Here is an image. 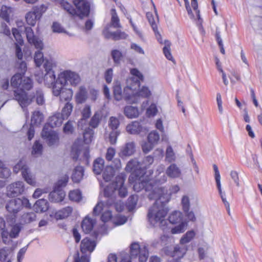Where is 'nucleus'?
I'll list each match as a JSON object with an SVG mask.
<instances>
[{
    "label": "nucleus",
    "mask_w": 262,
    "mask_h": 262,
    "mask_svg": "<svg viewBox=\"0 0 262 262\" xmlns=\"http://www.w3.org/2000/svg\"><path fill=\"white\" fill-rule=\"evenodd\" d=\"M154 192L149 194V198L156 200V203L149 210L148 221L153 226H159L164 230L167 223L165 217L168 212L164 205L170 201L171 194L164 188L155 187Z\"/></svg>",
    "instance_id": "obj_1"
},
{
    "label": "nucleus",
    "mask_w": 262,
    "mask_h": 262,
    "mask_svg": "<svg viewBox=\"0 0 262 262\" xmlns=\"http://www.w3.org/2000/svg\"><path fill=\"white\" fill-rule=\"evenodd\" d=\"M11 85L16 89L14 91V99L23 108L31 104L32 97L25 92V91L30 90L33 86L32 80L29 77L24 76L21 74H16L11 78Z\"/></svg>",
    "instance_id": "obj_2"
},
{
    "label": "nucleus",
    "mask_w": 262,
    "mask_h": 262,
    "mask_svg": "<svg viewBox=\"0 0 262 262\" xmlns=\"http://www.w3.org/2000/svg\"><path fill=\"white\" fill-rule=\"evenodd\" d=\"M169 221L171 224H175L171 228L170 232L172 234L183 233L187 228L188 222L184 220L183 214L180 211H174L169 216Z\"/></svg>",
    "instance_id": "obj_3"
},
{
    "label": "nucleus",
    "mask_w": 262,
    "mask_h": 262,
    "mask_svg": "<svg viewBox=\"0 0 262 262\" xmlns=\"http://www.w3.org/2000/svg\"><path fill=\"white\" fill-rule=\"evenodd\" d=\"M81 81L79 75L71 71H65L59 74L56 82L62 85L70 84L72 86H76Z\"/></svg>",
    "instance_id": "obj_4"
},
{
    "label": "nucleus",
    "mask_w": 262,
    "mask_h": 262,
    "mask_svg": "<svg viewBox=\"0 0 262 262\" xmlns=\"http://www.w3.org/2000/svg\"><path fill=\"white\" fill-rule=\"evenodd\" d=\"M152 184V181L149 180V179L147 178V176L144 174L141 176H137L135 180L133 188L134 190L137 192L145 188V190L149 192L148 194V196H149V194L154 192V189L155 187L159 188L157 186L153 185Z\"/></svg>",
    "instance_id": "obj_5"
},
{
    "label": "nucleus",
    "mask_w": 262,
    "mask_h": 262,
    "mask_svg": "<svg viewBox=\"0 0 262 262\" xmlns=\"http://www.w3.org/2000/svg\"><path fill=\"white\" fill-rule=\"evenodd\" d=\"M114 203L113 199H107L104 203L99 202L93 209V214H98L102 210H105L101 216V220L104 222H106L110 220H112V213L107 209L111 207Z\"/></svg>",
    "instance_id": "obj_6"
},
{
    "label": "nucleus",
    "mask_w": 262,
    "mask_h": 262,
    "mask_svg": "<svg viewBox=\"0 0 262 262\" xmlns=\"http://www.w3.org/2000/svg\"><path fill=\"white\" fill-rule=\"evenodd\" d=\"M93 135V130L89 129L83 133V142L79 139H77L74 142L72 147V152L75 153L73 156L74 159H76L78 158L80 151L84 148L83 142L86 144L91 142Z\"/></svg>",
    "instance_id": "obj_7"
},
{
    "label": "nucleus",
    "mask_w": 262,
    "mask_h": 262,
    "mask_svg": "<svg viewBox=\"0 0 262 262\" xmlns=\"http://www.w3.org/2000/svg\"><path fill=\"white\" fill-rule=\"evenodd\" d=\"M64 86L55 82L53 88V94L56 96H59L61 101H70L72 98L73 92L71 89L64 88Z\"/></svg>",
    "instance_id": "obj_8"
},
{
    "label": "nucleus",
    "mask_w": 262,
    "mask_h": 262,
    "mask_svg": "<svg viewBox=\"0 0 262 262\" xmlns=\"http://www.w3.org/2000/svg\"><path fill=\"white\" fill-rule=\"evenodd\" d=\"M130 254L132 257L139 255L140 262H146L148 257V251L145 245L140 246L135 243L131 245Z\"/></svg>",
    "instance_id": "obj_9"
},
{
    "label": "nucleus",
    "mask_w": 262,
    "mask_h": 262,
    "mask_svg": "<svg viewBox=\"0 0 262 262\" xmlns=\"http://www.w3.org/2000/svg\"><path fill=\"white\" fill-rule=\"evenodd\" d=\"M152 95L151 92L148 86L143 85L138 91L133 93L132 96H128L127 101L129 103H137L141 99L149 98Z\"/></svg>",
    "instance_id": "obj_10"
},
{
    "label": "nucleus",
    "mask_w": 262,
    "mask_h": 262,
    "mask_svg": "<svg viewBox=\"0 0 262 262\" xmlns=\"http://www.w3.org/2000/svg\"><path fill=\"white\" fill-rule=\"evenodd\" d=\"M36 80L39 83L44 82L48 87L54 86L55 83V75L54 72H48L43 74L42 72H37L35 74Z\"/></svg>",
    "instance_id": "obj_11"
},
{
    "label": "nucleus",
    "mask_w": 262,
    "mask_h": 262,
    "mask_svg": "<svg viewBox=\"0 0 262 262\" xmlns=\"http://www.w3.org/2000/svg\"><path fill=\"white\" fill-rule=\"evenodd\" d=\"M25 190V185L22 181L14 182L7 187V195L9 197H14L20 195Z\"/></svg>",
    "instance_id": "obj_12"
},
{
    "label": "nucleus",
    "mask_w": 262,
    "mask_h": 262,
    "mask_svg": "<svg viewBox=\"0 0 262 262\" xmlns=\"http://www.w3.org/2000/svg\"><path fill=\"white\" fill-rule=\"evenodd\" d=\"M213 169L214 171V177L215 182L216 183V186L220 194V195L222 199V200L227 210L228 211V213H230V204L226 200V199L225 198V193L224 192H223L222 187H221V176L217 168V166L214 164L213 166Z\"/></svg>",
    "instance_id": "obj_13"
},
{
    "label": "nucleus",
    "mask_w": 262,
    "mask_h": 262,
    "mask_svg": "<svg viewBox=\"0 0 262 262\" xmlns=\"http://www.w3.org/2000/svg\"><path fill=\"white\" fill-rule=\"evenodd\" d=\"M25 31L29 43L34 45L37 49L42 50L43 48V43L39 38L35 36L32 29L30 27H26Z\"/></svg>",
    "instance_id": "obj_14"
},
{
    "label": "nucleus",
    "mask_w": 262,
    "mask_h": 262,
    "mask_svg": "<svg viewBox=\"0 0 262 262\" xmlns=\"http://www.w3.org/2000/svg\"><path fill=\"white\" fill-rule=\"evenodd\" d=\"M41 136L47 140L49 146L57 145L59 143V137L54 130H47L45 128L42 130Z\"/></svg>",
    "instance_id": "obj_15"
},
{
    "label": "nucleus",
    "mask_w": 262,
    "mask_h": 262,
    "mask_svg": "<svg viewBox=\"0 0 262 262\" xmlns=\"http://www.w3.org/2000/svg\"><path fill=\"white\" fill-rule=\"evenodd\" d=\"M126 83V85L124 89V95L125 99L127 100L128 96L132 95L136 87L139 86L140 83L136 82L135 77H129L127 78Z\"/></svg>",
    "instance_id": "obj_16"
},
{
    "label": "nucleus",
    "mask_w": 262,
    "mask_h": 262,
    "mask_svg": "<svg viewBox=\"0 0 262 262\" xmlns=\"http://www.w3.org/2000/svg\"><path fill=\"white\" fill-rule=\"evenodd\" d=\"M110 26H107L103 31V35L105 38L107 39L112 38L115 40L126 39L127 38V35L124 32L117 31L115 32H111L110 31Z\"/></svg>",
    "instance_id": "obj_17"
},
{
    "label": "nucleus",
    "mask_w": 262,
    "mask_h": 262,
    "mask_svg": "<svg viewBox=\"0 0 262 262\" xmlns=\"http://www.w3.org/2000/svg\"><path fill=\"white\" fill-rule=\"evenodd\" d=\"M6 209L10 213L15 215L22 209L20 199L17 198L9 201L6 205Z\"/></svg>",
    "instance_id": "obj_18"
},
{
    "label": "nucleus",
    "mask_w": 262,
    "mask_h": 262,
    "mask_svg": "<svg viewBox=\"0 0 262 262\" xmlns=\"http://www.w3.org/2000/svg\"><path fill=\"white\" fill-rule=\"evenodd\" d=\"M135 143L134 142L126 143L121 148L119 155L122 158L129 157L133 155L135 152Z\"/></svg>",
    "instance_id": "obj_19"
},
{
    "label": "nucleus",
    "mask_w": 262,
    "mask_h": 262,
    "mask_svg": "<svg viewBox=\"0 0 262 262\" xmlns=\"http://www.w3.org/2000/svg\"><path fill=\"white\" fill-rule=\"evenodd\" d=\"M73 3L82 16H88L90 12V5L85 0H74Z\"/></svg>",
    "instance_id": "obj_20"
},
{
    "label": "nucleus",
    "mask_w": 262,
    "mask_h": 262,
    "mask_svg": "<svg viewBox=\"0 0 262 262\" xmlns=\"http://www.w3.org/2000/svg\"><path fill=\"white\" fill-rule=\"evenodd\" d=\"M21 176L27 184L33 187L36 186L37 181L35 176L33 174L29 168L24 169Z\"/></svg>",
    "instance_id": "obj_21"
},
{
    "label": "nucleus",
    "mask_w": 262,
    "mask_h": 262,
    "mask_svg": "<svg viewBox=\"0 0 262 262\" xmlns=\"http://www.w3.org/2000/svg\"><path fill=\"white\" fill-rule=\"evenodd\" d=\"M96 246V243L94 241H92L86 237L84 238L81 243V250L83 253L86 252H92Z\"/></svg>",
    "instance_id": "obj_22"
},
{
    "label": "nucleus",
    "mask_w": 262,
    "mask_h": 262,
    "mask_svg": "<svg viewBox=\"0 0 262 262\" xmlns=\"http://www.w3.org/2000/svg\"><path fill=\"white\" fill-rule=\"evenodd\" d=\"M75 101L77 104L84 103L88 98V92L83 86H80L75 94Z\"/></svg>",
    "instance_id": "obj_23"
},
{
    "label": "nucleus",
    "mask_w": 262,
    "mask_h": 262,
    "mask_svg": "<svg viewBox=\"0 0 262 262\" xmlns=\"http://www.w3.org/2000/svg\"><path fill=\"white\" fill-rule=\"evenodd\" d=\"M33 11H29L26 14L25 18L27 24L30 26H34L36 23L37 20L40 18V15L37 14L35 8H33Z\"/></svg>",
    "instance_id": "obj_24"
},
{
    "label": "nucleus",
    "mask_w": 262,
    "mask_h": 262,
    "mask_svg": "<svg viewBox=\"0 0 262 262\" xmlns=\"http://www.w3.org/2000/svg\"><path fill=\"white\" fill-rule=\"evenodd\" d=\"M126 131L130 134H139L142 132L144 128L138 122L134 121L128 124L126 127Z\"/></svg>",
    "instance_id": "obj_25"
},
{
    "label": "nucleus",
    "mask_w": 262,
    "mask_h": 262,
    "mask_svg": "<svg viewBox=\"0 0 262 262\" xmlns=\"http://www.w3.org/2000/svg\"><path fill=\"white\" fill-rule=\"evenodd\" d=\"M166 174L171 178H177L181 175L180 168L176 164H171L166 170Z\"/></svg>",
    "instance_id": "obj_26"
},
{
    "label": "nucleus",
    "mask_w": 262,
    "mask_h": 262,
    "mask_svg": "<svg viewBox=\"0 0 262 262\" xmlns=\"http://www.w3.org/2000/svg\"><path fill=\"white\" fill-rule=\"evenodd\" d=\"M187 251V248L185 246L176 245L172 251L168 252L167 254L170 255L172 257H182Z\"/></svg>",
    "instance_id": "obj_27"
},
{
    "label": "nucleus",
    "mask_w": 262,
    "mask_h": 262,
    "mask_svg": "<svg viewBox=\"0 0 262 262\" xmlns=\"http://www.w3.org/2000/svg\"><path fill=\"white\" fill-rule=\"evenodd\" d=\"M81 114L82 118L78 122V126L83 128V124H85V120L89 118L91 114V106L88 104L84 105V107L81 111Z\"/></svg>",
    "instance_id": "obj_28"
},
{
    "label": "nucleus",
    "mask_w": 262,
    "mask_h": 262,
    "mask_svg": "<svg viewBox=\"0 0 262 262\" xmlns=\"http://www.w3.org/2000/svg\"><path fill=\"white\" fill-rule=\"evenodd\" d=\"M95 223L94 220L86 216L82 222L81 228L85 233H89L92 231Z\"/></svg>",
    "instance_id": "obj_29"
},
{
    "label": "nucleus",
    "mask_w": 262,
    "mask_h": 262,
    "mask_svg": "<svg viewBox=\"0 0 262 262\" xmlns=\"http://www.w3.org/2000/svg\"><path fill=\"white\" fill-rule=\"evenodd\" d=\"M44 116L43 114L39 111H35L33 112L31 119V124L34 126L40 125L43 121Z\"/></svg>",
    "instance_id": "obj_30"
},
{
    "label": "nucleus",
    "mask_w": 262,
    "mask_h": 262,
    "mask_svg": "<svg viewBox=\"0 0 262 262\" xmlns=\"http://www.w3.org/2000/svg\"><path fill=\"white\" fill-rule=\"evenodd\" d=\"M64 192L61 190H54L49 194V200L54 202L62 201L65 197Z\"/></svg>",
    "instance_id": "obj_31"
},
{
    "label": "nucleus",
    "mask_w": 262,
    "mask_h": 262,
    "mask_svg": "<svg viewBox=\"0 0 262 262\" xmlns=\"http://www.w3.org/2000/svg\"><path fill=\"white\" fill-rule=\"evenodd\" d=\"M13 250L12 248L4 247L0 249V260L1 261H11V258L13 255Z\"/></svg>",
    "instance_id": "obj_32"
},
{
    "label": "nucleus",
    "mask_w": 262,
    "mask_h": 262,
    "mask_svg": "<svg viewBox=\"0 0 262 262\" xmlns=\"http://www.w3.org/2000/svg\"><path fill=\"white\" fill-rule=\"evenodd\" d=\"M49 208V204L46 200L40 199L37 201L34 205V210L36 212L46 211Z\"/></svg>",
    "instance_id": "obj_33"
},
{
    "label": "nucleus",
    "mask_w": 262,
    "mask_h": 262,
    "mask_svg": "<svg viewBox=\"0 0 262 262\" xmlns=\"http://www.w3.org/2000/svg\"><path fill=\"white\" fill-rule=\"evenodd\" d=\"M59 3L62 7V8L66 10L69 14H70L72 15H74L75 14H77L80 15V17H83L84 16H82V15L80 13V12L77 10V11H76L75 9H74L72 6L68 3L67 1H65L64 0H61L59 1Z\"/></svg>",
    "instance_id": "obj_34"
},
{
    "label": "nucleus",
    "mask_w": 262,
    "mask_h": 262,
    "mask_svg": "<svg viewBox=\"0 0 262 262\" xmlns=\"http://www.w3.org/2000/svg\"><path fill=\"white\" fill-rule=\"evenodd\" d=\"M63 119L59 113L56 114L50 117L49 124L52 127L59 126Z\"/></svg>",
    "instance_id": "obj_35"
},
{
    "label": "nucleus",
    "mask_w": 262,
    "mask_h": 262,
    "mask_svg": "<svg viewBox=\"0 0 262 262\" xmlns=\"http://www.w3.org/2000/svg\"><path fill=\"white\" fill-rule=\"evenodd\" d=\"M124 113L125 116L129 118H136L139 115L138 108L132 106H127L125 107Z\"/></svg>",
    "instance_id": "obj_36"
},
{
    "label": "nucleus",
    "mask_w": 262,
    "mask_h": 262,
    "mask_svg": "<svg viewBox=\"0 0 262 262\" xmlns=\"http://www.w3.org/2000/svg\"><path fill=\"white\" fill-rule=\"evenodd\" d=\"M141 164L136 159H132L127 163L125 167V170L127 172H134L140 168Z\"/></svg>",
    "instance_id": "obj_37"
},
{
    "label": "nucleus",
    "mask_w": 262,
    "mask_h": 262,
    "mask_svg": "<svg viewBox=\"0 0 262 262\" xmlns=\"http://www.w3.org/2000/svg\"><path fill=\"white\" fill-rule=\"evenodd\" d=\"M83 176V168L82 166H77L74 170L72 179L74 182L78 183L82 179Z\"/></svg>",
    "instance_id": "obj_38"
},
{
    "label": "nucleus",
    "mask_w": 262,
    "mask_h": 262,
    "mask_svg": "<svg viewBox=\"0 0 262 262\" xmlns=\"http://www.w3.org/2000/svg\"><path fill=\"white\" fill-rule=\"evenodd\" d=\"M116 182H113L110 185L106 186L104 190V196L109 198L108 199H113L114 201V199L113 198V194L116 190Z\"/></svg>",
    "instance_id": "obj_39"
},
{
    "label": "nucleus",
    "mask_w": 262,
    "mask_h": 262,
    "mask_svg": "<svg viewBox=\"0 0 262 262\" xmlns=\"http://www.w3.org/2000/svg\"><path fill=\"white\" fill-rule=\"evenodd\" d=\"M104 160L101 158L96 159L93 163V170L94 172L99 174L102 171L104 167Z\"/></svg>",
    "instance_id": "obj_40"
},
{
    "label": "nucleus",
    "mask_w": 262,
    "mask_h": 262,
    "mask_svg": "<svg viewBox=\"0 0 262 262\" xmlns=\"http://www.w3.org/2000/svg\"><path fill=\"white\" fill-rule=\"evenodd\" d=\"M195 234L196 233L195 231L193 230L188 231L181 237L180 241V244L181 245H184L189 243L194 237Z\"/></svg>",
    "instance_id": "obj_41"
},
{
    "label": "nucleus",
    "mask_w": 262,
    "mask_h": 262,
    "mask_svg": "<svg viewBox=\"0 0 262 262\" xmlns=\"http://www.w3.org/2000/svg\"><path fill=\"white\" fill-rule=\"evenodd\" d=\"M116 172L112 166H107L103 172V178L105 181H109L114 176Z\"/></svg>",
    "instance_id": "obj_42"
},
{
    "label": "nucleus",
    "mask_w": 262,
    "mask_h": 262,
    "mask_svg": "<svg viewBox=\"0 0 262 262\" xmlns=\"http://www.w3.org/2000/svg\"><path fill=\"white\" fill-rule=\"evenodd\" d=\"M72 211L73 208L71 207L68 206L57 212L56 216L59 219H63L68 217Z\"/></svg>",
    "instance_id": "obj_43"
},
{
    "label": "nucleus",
    "mask_w": 262,
    "mask_h": 262,
    "mask_svg": "<svg viewBox=\"0 0 262 262\" xmlns=\"http://www.w3.org/2000/svg\"><path fill=\"white\" fill-rule=\"evenodd\" d=\"M36 215L34 212L25 213L23 214L20 219V222L22 224H28L35 221Z\"/></svg>",
    "instance_id": "obj_44"
},
{
    "label": "nucleus",
    "mask_w": 262,
    "mask_h": 262,
    "mask_svg": "<svg viewBox=\"0 0 262 262\" xmlns=\"http://www.w3.org/2000/svg\"><path fill=\"white\" fill-rule=\"evenodd\" d=\"M176 160V154L170 145H168L166 149L165 161L171 163Z\"/></svg>",
    "instance_id": "obj_45"
},
{
    "label": "nucleus",
    "mask_w": 262,
    "mask_h": 262,
    "mask_svg": "<svg viewBox=\"0 0 262 262\" xmlns=\"http://www.w3.org/2000/svg\"><path fill=\"white\" fill-rule=\"evenodd\" d=\"M164 170L165 166L163 164H161L157 167L156 172H158L159 175L157 176V180L159 183H162L167 180V177L164 173Z\"/></svg>",
    "instance_id": "obj_46"
},
{
    "label": "nucleus",
    "mask_w": 262,
    "mask_h": 262,
    "mask_svg": "<svg viewBox=\"0 0 262 262\" xmlns=\"http://www.w3.org/2000/svg\"><path fill=\"white\" fill-rule=\"evenodd\" d=\"M116 190L118 189L119 195L121 197H124L127 194V189L123 185V180L122 179L119 178L116 182Z\"/></svg>",
    "instance_id": "obj_47"
},
{
    "label": "nucleus",
    "mask_w": 262,
    "mask_h": 262,
    "mask_svg": "<svg viewBox=\"0 0 262 262\" xmlns=\"http://www.w3.org/2000/svg\"><path fill=\"white\" fill-rule=\"evenodd\" d=\"M160 140V135L156 130H153L149 133L147 136V140L149 142L152 144L154 146L158 143Z\"/></svg>",
    "instance_id": "obj_48"
},
{
    "label": "nucleus",
    "mask_w": 262,
    "mask_h": 262,
    "mask_svg": "<svg viewBox=\"0 0 262 262\" xmlns=\"http://www.w3.org/2000/svg\"><path fill=\"white\" fill-rule=\"evenodd\" d=\"M73 105L71 103L67 102L65 104L62 110L61 114H60L63 119H67L69 117L73 110Z\"/></svg>",
    "instance_id": "obj_49"
},
{
    "label": "nucleus",
    "mask_w": 262,
    "mask_h": 262,
    "mask_svg": "<svg viewBox=\"0 0 262 262\" xmlns=\"http://www.w3.org/2000/svg\"><path fill=\"white\" fill-rule=\"evenodd\" d=\"M12 12V9L10 7L3 6L0 10V16L6 21H9V16Z\"/></svg>",
    "instance_id": "obj_50"
},
{
    "label": "nucleus",
    "mask_w": 262,
    "mask_h": 262,
    "mask_svg": "<svg viewBox=\"0 0 262 262\" xmlns=\"http://www.w3.org/2000/svg\"><path fill=\"white\" fill-rule=\"evenodd\" d=\"M111 26L114 28H121V26L120 24L119 18L114 9L111 10Z\"/></svg>",
    "instance_id": "obj_51"
},
{
    "label": "nucleus",
    "mask_w": 262,
    "mask_h": 262,
    "mask_svg": "<svg viewBox=\"0 0 262 262\" xmlns=\"http://www.w3.org/2000/svg\"><path fill=\"white\" fill-rule=\"evenodd\" d=\"M181 205L183 211H187L190 209V200L188 195L182 196L181 200Z\"/></svg>",
    "instance_id": "obj_52"
},
{
    "label": "nucleus",
    "mask_w": 262,
    "mask_h": 262,
    "mask_svg": "<svg viewBox=\"0 0 262 262\" xmlns=\"http://www.w3.org/2000/svg\"><path fill=\"white\" fill-rule=\"evenodd\" d=\"M164 44L165 46L163 50L165 57L167 59L172 60L173 57L170 52L171 42L168 40H165L164 41Z\"/></svg>",
    "instance_id": "obj_53"
},
{
    "label": "nucleus",
    "mask_w": 262,
    "mask_h": 262,
    "mask_svg": "<svg viewBox=\"0 0 262 262\" xmlns=\"http://www.w3.org/2000/svg\"><path fill=\"white\" fill-rule=\"evenodd\" d=\"M130 73L131 74V77H133L135 78V80L136 82L143 81L144 78L142 73L137 69L133 68L130 70Z\"/></svg>",
    "instance_id": "obj_54"
},
{
    "label": "nucleus",
    "mask_w": 262,
    "mask_h": 262,
    "mask_svg": "<svg viewBox=\"0 0 262 262\" xmlns=\"http://www.w3.org/2000/svg\"><path fill=\"white\" fill-rule=\"evenodd\" d=\"M114 95L115 99L117 100L121 99L122 97L121 86L120 83L118 81L115 83L114 86Z\"/></svg>",
    "instance_id": "obj_55"
},
{
    "label": "nucleus",
    "mask_w": 262,
    "mask_h": 262,
    "mask_svg": "<svg viewBox=\"0 0 262 262\" xmlns=\"http://www.w3.org/2000/svg\"><path fill=\"white\" fill-rule=\"evenodd\" d=\"M36 51L34 55V60L36 66L39 67L44 61L43 53L41 52V50Z\"/></svg>",
    "instance_id": "obj_56"
},
{
    "label": "nucleus",
    "mask_w": 262,
    "mask_h": 262,
    "mask_svg": "<svg viewBox=\"0 0 262 262\" xmlns=\"http://www.w3.org/2000/svg\"><path fill=\"white\" fill-rule=\"evenodd\" d=\"M11 174L10 170L6 167L5 165L0 160V178H8Z\"/></svg>",
    "instance_id": "obj_57"
},
{
    "label": "nucleus",
    "mask_w": 262,
    "mask_h": 262,
    "mask_svg": "<svg viewBox=\"0 0 262 262\" xmlns=\"http://www.w3.org/2000/svg\"><path fill=\"white\" fill-rule=\"evenodd\" d=\"M147 18L153 30H156L157 27V23L159 22L158 17L154 18L153 14L150 12L146 13Z\"/></svg>",
    "instance_id": "obj_58"
},
{
    "label": "nucleus",
    "mask_w": 262,
    "mask_h": 262,
    "mask_svg": "<svg viewBox=\"0 0 262 262\" xmlns=\"http://www.w3.org/2000/svg\"><path fill=\"white\" fill-rule=\"evenodd\" d=\"M111 55L114 63L119 64L123 57L122 53L118 50H114L111 52Z\"/></svg>",
    "instance_id": "obj_59"
},
{
    "label": "nucleus",
    "mask_w": 262,
    "mask_h": 262,
    "mask_svg": "<svg viewBox=\"0 0 262 262\" xmlns=\"http://www.w3.org/2000/svg\"><path fill=\"white\" fill-rule=\"evenodd\" d=\"M69 197L72 201L79 202L81 199L82 196L79 190H74L70 192Z\"/></svg>",
    "instance_id": "obj_60"
},
{
    "label": "nucleus",
    "mask_w": 262,
    "mask_h": 262,
    "mask_svg": "<svg viewBox=\"0 0 262 262\" xmlns=\"http://www.w3.org/2000/svg\"><path fill=\"white\" fill-rule=\"evenodd\" d=\"M28 168L26 162L24 161L20 160L14 166L13 171L16 173H18L19 171H21L22 174L24 169H28Z\"/></svg>",
    "instance_id": "obj_61"
},
{
    "label": "nucleus",
    "mask_w": 262,
    "mask_h": 262,
    "mask_svg": "<svg viewBox=\"0 0 262 262\" xmlns=\"http://www.w3.org/2000/svg\"><path fill=\"white\" fill-rule=\"evenodd\" d=\"M42 145L38 142L36 141L32 147V154L37 157L41 154Z\"/></svg>",
    "instance_id": "obj_62"
},
{
    "label": "nucleus",
    "mask_w": 262,
    "mask_h": 262,
    "mask_svg": "<svg viewBox=\"0 0 262 262\" xmlns=\"http://www.w3.org/2000/svg\"><path fill=\"white\" fill-rule=\"evenodd\" d=\"M100 119V114L98 112L95 113L90 122V126L94 128L97 127L99 123Z\"/></svg>",
    "instance_id": "obj_63"
},
{
    "label": "nucleus",
    "mask_w": 262,
    "mask_h": 262,
    "mask_svg": "<svg viewBox=\"0 0 262 262\" xmlns=\"http://www.w3.org/2000/svg\"><path fill=\"white\" fill-rule=\"evenodd\" d=\"M126 221L127 219L124 216L117 215L112 218V222L117 226L124 224Z\"/></svg>",
    "instance_id": "obj_64"
}]
</instances>
